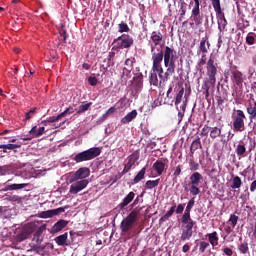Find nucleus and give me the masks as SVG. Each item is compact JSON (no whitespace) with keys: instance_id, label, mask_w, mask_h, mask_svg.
<instances>
[{"instance_id":"nucleus-43","label":"nucleus","mask_w":256,"mask_h":256,"mask_svg":"<svg viewBox=\"0 0 256 256\" xmlns=\"http://www.w3.org/2000/svg\"><path fill=\"white\" fill-rule=\"evenodd\" d=\"M209 245V242L200 241V243L198 244L199 252L204 253L208 249Z\"/></svg>"},{"instance_id":"nucleus-55","label":"nucleus","mask_w":256,"mask_h":256,"mask_svg":"<svg viewBox=\"0 0 256 256\" xmlns=\"http://www.w3.org/2000/svg\"><path fill=\"white\" fill-rule=\"evenodd\" d=\"M175 209H177V206H172L168 212L165 213L166 217H172L173 213H175Z\"/></svg>"},{"instance_id":"nucleus-50","label":"nucleus","mask_w":256,"mask_h":256,"mask_svg":"<svg viewBox=\"0 0 256 256\" xmlns=\"http://www.w3.org/2000/svg\"><path fill=\"white\" fill-rule=\"evenodd\" d=\"M183 211H185V204H178V206L175 209V213L177 215H181V213H183Z\"/></svg>"},{"instance_id":"nucleus-29","label":"nucleus","mask_w":256,"mask_h":256,"mask_svg":"<svg viewBox=\"0 0 256 256\" xmlns=\"http://www.w3.org/2000/svg\"><path fill=\"white\" fill-rule=\"evenodd\" d=\"M137 161H139V152H134L130 156H128V162L126 165H128V167L133 168V165H135Z\"/></svg>"},{"instance_id":"nucleus-57","label":"nucleus","mask_w":256,"mask_h":256,"mask_svg":"<svg viewBox=\"0 0 256 256\" xmlns=\"http://www.w3.org/2000/svg\"><path fill=\"white\" fill-rule=\"evenodd\" d=\"M208 83L209 82H205L204 86H203V89L205 90V97H206V99L209 97V89H210V87H209Z\"/></svg>"},{"instance_id":"nucleus-31","label":"nucleus","mask_w":256,"mask_h":256,"mask_svg":"<svg viewBox=\"0 0 256 256\" xmlns=\"http://www.w3.org/2000/svg\"><path fill=\"white\" fill-rule=\"evenodd\" d=\"M241 185H243V180H241V177L234 176L232 179L231 189H241Z\"/></svg>"},{"instance_id":"nucleus-4","label":"nucleus","mask_w":256,"mask_h":256,"mask_svg":"<svg viewBox=\"0 0 256 256\" xmlns=\"http://www.w3.org/2000/svg\"><path fill=\"white\" fill-rule=\"evenodd\" d=\"M206 71L208 82L211 86L215 87V83H217V63H215V58H213V54H211L210 58L206 63Z\"/></svg>"},{"instance_id":"nucleus-54","label":"nucleus","mask_w":256,"mask_h":256,"mask_svg":"<svg viewBox=\"0 0 256 256\" xmlns=\"http://www.w3.org/2000/svg\"><path fill=\"white\" fill-rule=\"evenodd\" d=\"M222 252L224 253V255L233 256V250L229 247L222 249Z\"/></svg>"},{"instance_id":"nucleus-1","label":"nucleus","mask_w":256,"mask_h":256,"mask_svg":"<svg viewBox=\"0 0 256 256\" xmlns=\"http://www.w3.org/2000/svg\"><path fill=\"white\" fill-rule=\"evenodd\" d=\"M178 59L177 51L169 46H165L164 50L158 53H153L149 78L150 85L163 87L169 81V76L175 73Z\"/></svg>"},{"instance_id":"nucleus-58","label":"nucleus","mask_w":256,"mask_h":256,"mask_svg":"<svg viewBox=\"0 0 256 256\" xmlns=\"http://www.w3.org/2000/svg\"><path fill=\"white\" fill-rule=\"evenodd\" d=\"M209 129H210L209 126L202 128V130H201L202 137H205L209 134Z\"/></svg>"},{"instance_id":"nucleus-17","label":"nucleus","mask_w":256,"mask_h":256,"mask_svg":"<svg viewBox=\"0 0 256 256\" xmlns=\"http://www.w3.org/2000/svg\"><path fill=\"white\" fill-rule=\"evenodd\" d=\"M135 199V192H129L123 201L118 205L119 209L123 211Z\"/></svg>"},{"instance_id":"nucleus-10","label":"nucleus","mask_w":256,"mask_h":256,"mask_svg":"<svg viewBox=\"0 0 256 256\" xmlns=\"http://www.w3.org/2000/svg\"><path fill=\"white\" fill-rule=\"evenodd\" d=\"M89 185V180H79L70 186L69 193L71 195H77L80 191H83Z\"/></svg>"},{"instance_id":"nucleus-46","label":"nucleus","mask_w":256,"mask_h":256,"mask_svg":"<svg viewBox=\"0 0 256 256\" xmlns=\"http://www.w3.org/2000/svg\"><path fill=\"white\" fill-rule=\"evenodd\" d=\"M11 171V165L0 166V175H7V172Z\"/></svg>"},{"instance_id":"nucleus-61","label":"nucleus","mask_w":256,"mask_h":256,"mask_svg":"<svg viewBox=\"0 0 256 256\" xmlns=\"http://www.w3.org/2000/svg\"><path fill=\"white\" fill-rule=\"evenodd\" d=\"M45 133V127H40L38 131L36 132V137H41Z\"/></svg>"},{"instance_id":"nucleus-51","label":"nucleus","mask_w":256,"mask_h":256,"mask_svg":"<svg viewBox=\"0 0 256 256\" xmlns=\"http://www.w3.org/2000/svg\"><path fill=\"white\" fill-rule=\"evenodd\" d=\"M88 83H89V85H91L92 87H95V85H97V83H99V80H97V77L90 76V77L88 78Z\"/></svg>"},{"instance_id":"nucleus-48","label":"nucleus","mask_w":256,"mask_h":256,"mask_svg":"<svg viewBox=\"0 0 256 256\" xmlns=\"http://www.w3.org/2000/svg\"><path fill=\"white\" fill-rule=\"evenodd\" d=\"M37 111V108H32L30 109L26 115H25V118H24V121H29V119H31V117H33L35 115V112Z\"/></svg>"},{"instance_id":"nucleus-5","label":"nucleus","mask_w":256,"mask_h":256,"mask_svg":"<svg viewBox=\"0 0 256 256\" xmlns=\"http://www.w3.org/2000/svg\"><path fill=\"white\" fill-rule=\"evenodd\" d=\"M203 181V175L199 172H194L190 176V195L197 197L199 193H201V189L199 188V183Z\"/></svg>"},{"instance_id":"nucleus-14","label":"nucleus","mask_w":256,"mask_h":256,"mask_svg":"<svg viewBox=\"0 0 256 256\" xmlns=\"http://www.w3.org/2000/svg\"><path fill=\"white\" fill-rule=\"evenodd\" d=\"M191 19L194 21L195 25H203V16L201 15L200 8H192Z\"/></svg>"},{"instance_id":"nucleus-18","label":"nucleus","mask_w":256,"mask_h":256,"mask_svg":"<svg viewBox=\"0 0 256 256\" xmlns=\"http://www.w3.org/2000/svg\"><path fill=\"white\" fill-rule=\"evenodd\" d=\"M206 237L209 241L208 243H210L212 247H217V245H219V234L217 231L206 234Z\"/></svg>"},{"instance_id":"nucleus-59","label":"nucleus","mask_w":256,"mask_h":256,"mask_svg":"<svg viewBox=\"0 0 256 256\" xmlns=\"http://www.w3.org/2000/svg\"><path fill=\"white\" fill-rule=\"evenodd\" d=\"M17 239H18V241H25V239H27V234L20 233L17 235Z\"/></svg>"},{"instance_id":"nucleus-26","label":"nucleus","mask_w":256,"mask_h":256,"mask_svg":"<svg viewBox=\"0 0 256 256\" xmlns=\"http://www.w3.org/2000/svg\"><path fill=\"white\" fill-rule=\"evenodd\" d=\"M69 237V234L65 232L64 234L57 236L55 238V241L59 247H65L67 245V238Z\"/></svg>"},{"instance_id":"nucleus-15","label":"nucleus","mask_w":256,"mask_h":256,"mask_svg":"<svg viewBox=\"0 0 256 256\" xmlns=\"http://www.w3.org/2000/svg\"><path fill=\"white\" fill-rule=\"evenodd\" d=\"M231 80L236 83L237 87H243V73L239 70L232 71Z\"/></svg>"},{"instance_id":"nucleus-23","label":"nucleus","mask_w":256,"mask_h":256,"mask_svg":"<svg viewBox=\"0 0 256 256\" xmlns=\"http://www.w3.org/2000/svg\"><path fill=\"white\" fill-rule=\"evenodd\" d=\"M137 115H138L137 110H132L130 113H128L126 116H124L121 119V123L123 125H127V123H131V121H133V119H135Z\"/></svg>"},{"instance_id":"nucleus-39","label":"nucleus","mask_w":256,"mask_h":256,"mask_svg":"<svg viewBox=\"0 0 256 256\" xmlns=\"http://www.w3.org/2000/svg\"><path fill=\"white\" fill-rule=\"evenodd\" d=\"M47 229V226L45 225H41L34 233V238L37 239V241H39V238L41 237V235H43V231H45Z\"/></svg>"},{"instance_id":"nucleus-60","label":"nucleus","mask_w":256,"mask_h":256,"mask_svg":"<svg viewBox=\"0 0 256 256\" xmlns=\"http://www.w3.org/2000/svg\"><path fill=\"white\" fill-rule=\"evenodd\" d=\"M37 126H33L31 130L29 131L30 135H33L34 137H37Z\"/></svg>"},{"instance_id":"nucleus-6","label":"nucleus","mask_w":256,"mask_h":256,"mask_svg":"<svg viewBox=\"0 0 256 256\" xmlns=\"http://www.w3.org/2000/svg\"><path fill=\"white\" fill-rule=\"evenodd\" d=\"M233 131L243 133L245 131V112L237 110L236 115L233 117Z\"/></svg>"},{"instance_id":"nucleus-22","label":"nucleus","mask_w":256,"mask_h":256,"mask_svg":"<svg viewBox=\"0 0 256 256\" xmlns=\"http://www.w3.org/2000/svg\"><path fill=\"white\" fill-rule=\"evenodd\" d=\"M28 183L23 184H11L6 185L4 188H2V191H18L19 189H25V187H28Z\"/></svg>"},{"instance_id":"nucleus-24","label":"nucleus","mask_w":256,"mask_h":256,"mask_svg":"<svg viewBox=\"0 0 256 256\" xmlns=\"http://www.w3.org/2000/svg\"><path fill=\"white\" fill-rule=\"evenodd\" d=\"M218 19V29L220 32L225 31L227 27V19L225 18V13L221 12Z\"/></svg>"},{"instance_id":"nucleus-9","label":"nucleus","mask_w":256,"mask_h":256,"mask_svg":"<svg viewBox=\"0 0 256 256\" xmlns=\"http://www.w3.org/2000/svg\"><path fill=\"white\" fill-rule=\"evenodd\" d=\"M89 175H91V170L87 167H81L74 173L70 183H75V181H79V179H81V181L86 180Z\"/></svg>"},{"instance_id":"nucleus-35","label":"nucleus","mask_w":256,"mask_h":256,"mask_svg":"<svg viewBox=\"0 0 256 256\" xmlns=\"http://www.w3.org/2000/svg\"><path fill=\"white\" fill-rule=\"evenodd\" d=\"M159 183H161L160 179L148 180L145 183V189H155V187L159 186Z\"/></svg>"},{"instance_id":"nucleus-52","label":"nucleus","mask_w":256,"mask_h":256,"mask_svg":"<svg viewBox=\"0 0 256 256\" xmlns=\"http://www.w3.org/2000/svg\"><path fill=\"white\" fill-rule=\"evenodd\" d=\"M186 13H187V4L182 3L180 6V17H185Z\"/></svg>"},{"instance_id":"nucleus-11","label":"nucleus","mask_w":256,"mask_h":256,"mask_svg":"<svg viewBox=\"0 0 256 256\" xmlns=\"http://www.w3.org/2000/svg\"><path fill=\"white\" fill-rule=\"evenodd\" d=\"M64 212H65V208L60 207L58 209L42 211L39 213L38 217H40V219H50L51 217H55V215H59V213H64Z\"/></svg>"},{"instance_id":"nucleus-2","label":"nucleus","mask_w":256,"mask_h":256,"mask_svg":"<svg viewBox=\"0 0 256 256\" xmlns=\"http://www.w3.org/2000/svg\"><path fill=\"white\" fill-rule=\"evenodd\" d=\"M101 155L100 147H92L88 150L79 152L73 157V161L75 163H84L85 161H93V159H97Z\"/></svg>"},{"instance_id":"nucleus-40","label":"nucleus","mask_w":256,"mask_h":256,"mask_svg":"<svg viewBox=\"0 0 256 256\" xmlns=\"http://www.w3.org/2000/svg\"><path fill=\"white\" fill-rule=\"evenodd\" d=\"M238 249L240 253H242V255H245L246 253L249 252V244L247 242H244L239 245Z\"/></svg>"},{"instance_id":"nucleus-36","label":"nucleus","mask_w":256,"mask_h":256,"mask_svg":"<svg viewBox=\"0 0 256 256\" xmlns=\"http://www.w3.org/2000/svg\"><path fill=\"white\" fill-rule=\"evenodd\" d=\"M211 3L216 15L223 13V10H221V0H211Z\"/></svg>"},{"instance_id":"nucleus-38","label":"nucleus","mask_w":256,"mask_h":256,"mask_svg":"<svg viewBox=\"0 0 256 256\" xmlns=\"http://www.w3.org/2000/svg\"><path fill=\"white\" fill-rule=\"evenodd\" d=\"M133 63H135V58L133 57L127 58L125 60L126 67H124V70L127 71L128 73H131V71H133Z\"/></svg>"},{"instance_id":"nucleus-3","label":"nucleus","mask_w":256,"mask_h":256,"mask_svg":"<svg viewBox=\"0 0 256 256\" xmlns=\"http://www.w3.org/2000/svg\"><path fill=\"white\" fill-rule=\"evenodd\" d=\"M139 213H141V209L132 210L126 218H124L120 224V229L122 233H129L131 229H133L134 225L137 223L139 219Z\"/></svg>"},{"instance_id":"nucleus-63","label":"nucleus","mask_w":256,"mask_h":256,"mask_svg":"<svg viewBox=\"0 0 256 256\" xmlns=\"http://www.w3.org/2000/svg\"><path fill=\"white\" fill-rule=\"evenodd\" d=\"M250 191H251V193H255V191H256V180H254V181L250 184Z\"/></svg>"},{"instance_id":"nucleus-37","label":"nucleus","mask_w":256,"mask_h":256,"mask_svg":"<svg viewBox=\"0 0 256 256\" xmlns=\"http://www.w3.org/2000/svg\"><path fill=\"white\" fill-rule=\"evenodd\" d=\"M183 95H185V88H181L176 95L175 106L177 111H179V107L177 105H179V103H181V101L183 100Z\"/></svg>"},{"instance_id":"nucleus-7","label":"nucleus","mask_w":256,"mask_h":256,"mask_svg":"<svg viewBox=\"0 0 256 256\" xmlns=\"http://www.w3.org/2000/svg\"><path fill=\"white\" fill-rule=\"evenodd\" d=\"M114 43L117 49H129L133 45L134 40L130 35L123 34L114 40Z\"/></svg>"},{"instance_id":"nucleus-30","label":"nucleus","mask_w":256,"mask_h":256,"mask_svg":"<svg viewBox=\"0 0 256 256\" xmlns=\"http://www.w3.org/2000/svg\"><path fill=\"white\" fill-rule=\"evenodd\" d=\"M194 205H195V198H192V199L189 200L182 217H186V218L191 217V209H193Z\"/></svg>"},{"instance_id":"nucleus-32","label":"nucleus","mask_w":256,"mask_h":256,"mask_svg":"<svg viewBox=\"0 0 256 256\" xmlns=\"http://www.w3.org/2000/svg\"><path fill=\"white\" fill-rule=\"evenodd\" d=\"M193 237V230H187L185 228L182 229V234H181V241H189Z\"/></svg>"},{"instance_id":"nucleus-53","label":"nucleus","mask_w":256,"mask_h":256,"mask_svg":"<svg viewBox=\"0 0 256 256\" xmlns=\"http://www.w3.org/2000/svg\"><path fill=\"white\" fill-rule=\"evenodd\" d=\"M246 43L247 45H255V36L247 35Z\"/></svg>"},{"instance_id":"nucleus-62","label":"nucleus","mask_w":256,"mask_h":256,"mask_svg":"<svg viewBox=\"0 0 256 256\" xmlns=\"http://www.w3.org/2000/svg\"><path fill=\"white\" fill-rule=\"evenodd\" d=\"M173 175L174 177H179V175H181V166L176 167Z\"/></svg>"},{"instance_id":"nucleus-8","label":"nucleus","mask_w":256,"mask_h":256,"mask_svg":"<svg viewBox=\"0 0 256 256\" xmlns=\"http://www.w3.org/2000/svg\"><path fill=\"white\" fill-rule=\"evenodd\" d=\"M150 48H151V53H157L155 52V49H157L158 45H161L163 43V34L161 31H153L150 35Z\"/></svg>"},{"instance_id":"nucleus-33","label":"nucleus","mask_w":256,"mask_h":256,"mask_svg":"<svg viewBox=\"0 0 256 256\" xmlns=\"http://www.w3.org/2000/svg\"><path fill=\"white\" fill-rule=\"evenodd\" d=\"M147 171V168L143 167L138 174L134 177L133 183L137 184L139 181H143L145 179V173Z\"/></svg>"},{"instance_id":"nucleus-16","label":"nucleus","mask_w":256,"mask_h":256,"mask_svg":"<svg viewBox=\"0 0 256 256\" xmlns=\"http://www.w3.org/2000/svg\"><path fill=\"white\" fill-rule=\"evenodd\" d=\"M210 47H211V43H209V37L205 36L200 41V45L197 53L206 54L209 52Z\"/></svg>"},{"instance_id":"nucleus-20","label":"nucleus","mask_w":256,"mask_h":256,"mask_svg":"<svg viewBox=\"0 0 256 256\" xmlns=\"http://www.w3.org/2000/svg\"><path fill=\"white\" fill-rule=\"evenodd\" d=\"M253 103L250 102L247 107V113L249 115L250 121H253V119H256V101L255 99H252Z\"/></svg>"},{"instance_id":"nucleus-41","label":"nucleus","mask_w":256,"mask_h":256,"mask_svg":"<svg viewBox=\"0 0 256 256\" xmlns=\"http://www.w3.org/2000/svg\"><path fill=\"white\" fill-rule=\"evenodd\" d=\"M92 103H86L79 106V109L77 110L78 114L85 113V111H89V107H91Z\"/></svg>"},{"instance_id":"nucleus-13","label":"nucleus","mask_w":256,"mask_h":256,"mask_svg":"<svg viewBox=\"0 0 256 256\" xmlns=\"http://www.w3.org/2000/svg\"><path fill=\"white\" fill-rule=\"evenodd\" d=\"M0 151L1 155L3 154H9L11 151H14V153H17V150L15 149H21V144H1L0 145Z\"/></svg>"},{"instance_id":"nucleus-44","label":"nucleus","mask_w":256,"mask_h":256,"mask_svg":"<svg viewBox=\"0 0 256 256\" xmlns=\"http://www.w3.org/2000/svg\"><path fill=\"white\" fill-rule=\"evenodd\" d=\"M229 221H230L232 227H237V222L239 221V216H237L235 214H231Z\"/></svg>"},{"instance_id":"nucleus-45","label":"nucleus","mask_w":256,"mask_h":256,"mask_svg":"<svg viewBox=\"0 0 256 256\" xmlns=\"http://www.w3.org/2000/svg\"><path fill=\"white\" fill-rule=\"evenodd\" d=\"M181 111L178 110L179 117H183L185 115V111L187 109V99L183 101L182 105L180 106Z\"/></svg>"},{"instance_id":"nucleus-25","label":"nucleus","mask_w":256,"mask_h":256,"mask_svg":"<svg viewBox=\"0 0 256 256\" xmlns=\"http://www.w3.org/2000/svg\"><path fill=\"white\" fill-rule=\"evenodd\" d=\"M153 169L156 171L158 175H163V172L165 171V163L162 162V160H157L153 164Z\"/></svg>"},{"instance_id":"nucleus-49","label":"nucleus","mask_w":256,"mask_h":256,"mask_svg":"<svg viewBox=\"0 0 256 256\" xmlns=\"http://www.w3.org/2000/svg\"><path fill=\"white\" fill-rule=\"evenodd\" d=\"M206 63H207V58H206V55L203 54V55L201 56L200 61L198 62V67L200 68V71H201V69H203L202 67H203V65H205Z\"/></svg>"},{"instance_id":"nucleus-47","label":"nucleus","mask_w":256,"mask_h":256,"mask_svg":"<svg viewBox=\"0 0 256 256\" xmlns=\"http://www.w3.org/2000/svg\"><path fill=\"white\" fill-rule=\"evenodd\" d=\"M189 166L191 171H198L199 169V163L195 162L193 159H190Z\"/></svg>"},{"instance_id":"nucleus-27","label":"nucleus","mask_w":256,"mask_h":256,"mask_svg":"<svg viewBox=\"0 0 256 256\" xmlns=\"http://www.w3.org/2000/svg\"><path fill=\"white\" fill-rule=\"evenodd\" d=\"M197 149H203V145L201 144V138H199V136H197L195 140L192 142L190 147V153H195Z\"/></svg>"},{"instance_id":"nucleus-64","label":"nucleus","mask_w":256,"mask_h":256,"mask_svg":"<svg viewBox=\"0 0 256 256\" xmlns=\"http://www.w3.org/2000/svg\"><path fill=\"white\" fill-rule=\"evenodd\" d=\"M217 105H223L225 100L221 96H216Z\"/></svg>"},{"instance_id":"nucleus-42","label":"nucleus","mask_w":256,"mask_h":256,"mask_svg":"<svg viewBox=\"0 0 256 256\" xmlns=\"http://www.w3.org/2000/svg\"><path fill=\"white\" fill-rule=\"evenodd\" d=\"M118 31L119 33H129V25H127V23H120L118 25Z\"/></svg>"},{"instance_id":"nucleus-19","label":"nucleus","mask_w":256,"mask_h":256,"mask_svg":"<svg viewBox=\"0 0 256 256\" xmlns=\"http://www.w3.org/2000/svg\"><path fill=\"white\" fill-rule=\"evenodd\" d=\"M181 223H183V225H185L183 229H186V230H189V231H193V227L195 225V221H193L191 216H188V217L182 216L181 217Z\"/></svg>"},{"instance_id":"nucleus-34","label":"nucleus","mask_w":256,"mask_h":256,"mask_svg":"<svg viewBox=\"0 0 256 256\" xmlns=\"http://www.w3.org/2000/svg\"><path fill=\"white\" fill-rule=\"evenodd\" d=\"M235 153L238 157H243L247 153V148L245 144H238L235 149Z\"/></svg>"},{"instance_id":"nucleus-56","label":"nucleus","mask_w":256,"mask_h":256,"mask_svg":"<svg viewBox=\"0 0 256 256\" xmlns=\"http://www.w3.org/2000/svg\"><path fill=\"white\" fill-rule=\"evenodd\" d=\"M19 199V196L17 195H6V198L4 199V201H17Z\"/></svg>"},{"instance_id":"nucleus-12","label":"nucleus","mask_w":256,"mask_h":256,"mask_svg":"<svg viewBox=\"0 0 256 256\" xmlns=\"http://www.w3.org/2000/svg\"><path fill=\"white\" fill-rule=\"evenodd\" d=\"M73 113V107L67 108L62 113L58 114L57 116H51L47 120L42 121V123H56V121H59V119H62V117H67V115H71Z\"/></svg>"},{"instance_id":"nucleus-21","label":"nucleus","mask_w":256,"mask_h":256,"mask_svg":"<svg viewBox=\"0 0 256 256\" xmlns=\"http://www.w3.org/2000/svg\"><path fill=\"white\" fill-rule=\"evenodd\" d=\"M67 225H69V222H67V220H59L53 225L52 233H59V231H63V229H65Z\"/></svg>"},{"instance_id":"nucleus-28","label":"nucleus","mask_w":256,"mask_h":256,"mask_svg":"<svg viewBox=\"0 0 256 256\" xmlns=\"http://www.w3.org/2000/svg\"><path fill=\"white\" fill-rule=\"evenodd\" d=\"M209 133H210V139H217L221 137L222 129L219 127H210Z\"/></svg>"}]
</instances>
